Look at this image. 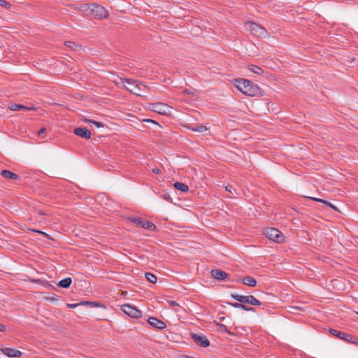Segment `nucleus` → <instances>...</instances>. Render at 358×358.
<instances>
[{
    "label": "nucleus",
    "mask_w": 358,
    "mask_h": 358,
    "mask_svg": "<svg viewBox=\"0 0 358 358\" xmlns=\"http://www.w3.org/2000/svg\"><path fill=\"white\" fill-rule=\"evenodd\" d=\"M264 234L270 240L277 243H280L283 241V234L275 228H268L265 230Z\"/></svg>",
    "instance_id": "423d86ee"
},
{
    "label": "nucleus",
    "mask_w": 358,
    "mask_h": 358,
    "mask_svg": "<svg viewBox=\"0 0 358 358\" xmlns=\"http://www.w3.org/2000/svg\"><path fill=\"white\" fill-rule=\"evenodd\" d=\"M81 8L83 11L90 10V13L97 19L105 18L108 15V11L106 8L96 3L85 4L81 6Z\"/></svg>",
    "instance_id": "7ed1b4c3"
},
{
    "label": "nucleus",
    "mask_w": 358,
    "mask_h": 358,
    "mask_svg": "<svg viewBox=\"0 0 358 358\" xmlns=\"http://www.w3.org/2000/svg\"><path fill=\"white\" fill-rule=\"evenodd\" d=\"M236 86L239 91L247 96H255L260 94V88L247 79H237Z\"/></svg>",
    "instance_id": "f03ea898"
},
{
    "label": "nucleus",
    "mask_w": 358,
    "mask_h": 358,
    "mask_svg": "<svg viewBox=\"0 0 358 358\" xmlns=\"http://www.w3.org/2000/svg\"><path fill=\"white\" fill-rule=\"evenodd\" d=\"M6 330V327L3 324L0 323V331L3 332Z\"/></svg>",
    "instance_id": "c9c22d12"
},
{
    "label": "nucleus",
    "mask_w": 358,
    "mask_h": 358,
    "mask_svg": "<svg viewBox=\"0 0 358 358\" xmlns=\"http://www.w3.org/2000/svg\"><path fill=\"white\" fill-rule=\"evenodd\" d=\"M173 186L176 189L180 190L183 192H186L189 190V187L187 185L180 182H176L173 184Z\"/></svg>",
    "instance_id": "5701e85b"
},
{
    "label": "nucleus",
    "mask_w": 358,
    "mask_h": 358,
    "mask_svg": "<svg viewBox=\"0 0 358 358\" xmlns=\"http://www.w3.org/2000/svg\"><path fill=\"white\" fill-rule=\"evenodd\" d=\"M183 92L185 94H194V90H188V89H185Z\"/></svg>",
    "instance_id": "2f4dec72"
},
{
    "label": "nucleus",
    "mask_w": 358,
    "mask_h": 358,
    "mask_svg": "<svg viewBox=\"0 0 358 358\" xmlns=\"http://www.w3.org/2000/svg\"><path fill=\"white\" fill-rule=\"evenodd\" d=\"M148 322L152 327H155L157 329H163L166 327L164 322L156 317H150L148 318Z\"/></svg>",
    "instance_id": "4468645a"
},
{
    "label": "nucleus",
    "mask_w": 358,
    "mask_h": 358,
    "mask_svg": "<svg viewBox=\"0 0 358 358\" xmlns=\"http://www.w3.org/2000/svg\"><path fill=\"white\" fill-rule=\"evenodd\" d=\"M146 122H152L153 124H157V122H155V120H150V119L147 120Z\"/></svg>",
    "instance_id": "58836bf2"
},
{
    "label": "nucleus",
    "mask_w": 358,
    "mask_h": 358,
    "mask_svg": "<svg viewBox=\"0 0 358 358\" xmlns=\"http://www.w3.org/2000/svg\"><path fill=\"white\" fill-rule=\"evenodd\" d=\"M242 282L244 285L252 287L257 285V280L250 276L244 277L242 280Z\"/></svg>",
    "instance_id": "f3484780"
},
{
    "label": "nucleus",
    "mask_w": 358,
    "mask_h": 358,
    "mask_svg": "<svg viewBox=\"0 0 358 358\" xmlns=\"http://www.w3.org/2000/svg\"><path fill=\"white\" fill-rule=\"evenodd\" d=\"M232 298L243 303H248L252 306H259L261 302L252 295L243 296L240 294H232Z\"/></svg>",
    "instance_id": "0eeeda50"
},
{
    "label": "nucleus",
    "mask_w": 358,
    "mask_h": 358,
    "mask_svg": "<svg viewBox=\"0 0 358 358\" xmlns=\"http://www.w3.org/2000/svg\"><path fill=\"white\" fill-rule=\"evenodd\" d=\"M230 305H231L232 306H234V308H241L245 311H252L254 310V308H251V307H249V306H247L244 304H243V303H229Z\"/></svg>",
    "instance_id": "aec40b11"
},
{
    "label": "nucleus",
    "mask_w": 358,
    "mask_h": 358,
    "mask_svg": "<svg viewBox=\"0 0 358 358\" xmlns=\"http://www.w3.org/2000/svg\"><path fill=\"white\" fill-rule=\"evenodd\" d=\"M187 129H189V130H191L192 131L199 132V133H203L207 130V127L206 126H203V125H199V126H196V127L189 125V126H187Z\"/></svg>",
    "instance_id": "6ab92c4d"
},
{
    "label": "nucleus",
    "mask_w": 358,
    "mask_h": 358,
    "mask_svg": "<svg viewBox=\"0 0 358 358\" xmlns=\"http://www.w3.org/2000/svg\"><path fill=\"white\" fill-rule=\"evenodd\" d=\"M169 304L171 306H178V303L174 301H168Z\"/></svg>",
    "instance_id": "72a5a7b5"
},
{
    "label": "nucleus",
    "mask_w": 358,
    "mask_h": 358,
    "mask_svg": "<svg viewBox=\"0 0 358 358\" xmlns=\"http://www.w3.org/2000/svg\"><path fill=\"white\" fill-rule=\"evenodd\" d=\"M211 275L217 280H224L228 276L226 272L218 269L212 270Z\"/></svg>",
    "instance_id": "2eb2a0df"
},
{
    "label": "nucleus",
    "mask_w": 358,
    "mask_h": 358,
    "mask_svg": "<svg viewBox=\"0 0 358 358\" xmlns=\"http://www.w3.org/2000/svg\"><path fill=\"white\" fill-rule=\"evenodd\" d=\"M130 220H131V222L136 224V225L142 227L143 228H144L145 229L153 231L156 228L155 225L153 223L150 222L146 220H143L141 218L132 217V218H130Z\"/></svg>",
    "instance_id": "1a4fd4ad"
},
{
    "label": "nucleus",
    "mask_w": 358,
    "mask_h": 358,
    "mask_svg": "<svg viewBox=\"0 0 358 358\" xmlns=\"http://www.w3.org/2000/svg\"><path fill=\"white\" fill-rule=\"evenodd\" d=\"M73 133L83 138L89 139L91 137L90 131L85 127H78L74 129Z\"/></svg>",
    "instance_id": "f8f14e48"
},
{
    "label": "nucleus",
    "mask_w": 358,
    "mask_h": 358,
    "mask_svg": "<svg viewBox=\"0 0 358 358\" xmlns=\"http://www.w3.org/2000/svg\"><path fill=\"white\" fill-rule=\"evenodd\" d=\"M191 337L197 345L201 347L206 348L210 345L208 339L204 335L192 334Z\"/></svg>",
    "instance_id": "9b49d317"
},
{
    "label": "nucleus",
    "mask_w": 358,
    "mask_h": 358,
    "mask_svg": "<svg viewBox=\"0 0 358 358\" xmlns=\"http://www.w3.org/2000/svg\"><path fill=\"white\" fill-rule=\"evenodd\" d=\"M309 199L313 200V201H318V202H320V203H322L328 206H329L330 208H331L332 209L335 210H338V208L334 205L332 204L331 203L326 201V200H324V199H319V198H315V197H309Z\"/></svg>",
    "instance_id": "412c9836"
},
{
    "label": "nucleus",
    "mask_w": 358,
    "mask_h": 358,
    "mask_svg": "<svg viewBox=\"0 0 358 358\" xmlns=\"http://www.w3.org/2000/svg\"><path fill=\"white\" fill-rule=\"evenodd\" d=\"M248 69L252 73L257 75H261L264 73V71L262 68L254 64L248 65Z\"/></svg>",
    "instance_id": "4be33fe9"
},
{
    "label": "nucleus",
    "mask_w": 358,
    "mask_h": 358,
    "mask_svg": "<svg viewBox=\"0 0 358 358\" xmlns=\"http://www.w3.org/2000/svg\"><path fill=\"white\" fill-rule=\"evenodd\" d=\"M1 350L9 357H20L22 355L21 351L10 348H2Z\"/></svg>",
    "instance_id": "ddd939ff"
},
{
    "label": "nucleus",
    "mask_w": 358,
    "mask_h": 358,
    "mask_svg": "<svg viewBox=\"0 0 358 358\" xmlns=\"http://www.w3.org/2000/svg\"><path fill=\"white\" fill-rule=\"evenodd\" d=\"M152 171H153L154 173H157V174L160 173V170H159V169H157V168H155V169H152Z\"/></svg>",
    "instance_id": "4c0bfd02"
},
{
    "label": "nucleus",
    "mask_w": 358,
    "mask_h": 358,
    "mask_svg": "<svg viewBox=\"0 0 358 358\" xmlns=\"http://www.w3.org/2000/svg\"><path fill=\"white\" fill-rule=\"evenodd\" d=\"M225 190L231 194H233V192L236 193V190L234 187L231 185H228L225 186Z\"/></svg>",
    "instance_id": "c756f323"
},
{
    "label": "nucleus",
    "mask_w": 358,
    "mask_h": 358,
    "mask_svg": "<svg viewBox=\"0 0 358 358\" xmlns=\"http://www.w3.org/2000/svg\"><path fill=\"white\" fill-rule=\"evenodd\" d=\"M150 110L159 114L167 115L171 113L172 108L166 103L158 102L151 104Z\"/></svg>",
    "instance_id": "39448f33"
},
{
    "label": "nucleus",
    "mask_w": 358,
    "mask_h": 358,
    "mask_svg": "<svg viewBox=\"0 0 358 358\" xmlns=\"http://www.w3.org/2000/svg\"><path fill=\"white\" fill-rule=\"evenodd\" d=\"M357 314H358V313H357Z\"/></svg>",
    "instance_id": "ea45409f"
},
{
    "label": "nucleus",
    "mask_w": 358,
    "mask_h": 358,
    "mask_svg": "<svg viewBox=\"0 0 358 358\" xmlns=\"http://www.w3.org/2000/svg\"><path fill=\"white\" fill-rule=\"evenodd\" d=\"M329 332L331 333V335L340 338L342 340L346 341L349 343H355L356 338H354L352 335L338 331L334 329H330Z\"/></svg>",
    "instance_id": "9d476101"
},
{
    "label": "nucleus",
    "mask_w": 358,
    "mask_h": 358,
    "mask_svg": "<svg viewBox=\"0 0 358 358\" xmlns=\"http://www.w3.org/2000/svg\"><path fill=\"white\" fill-rule=\"evenodd\" d=\"M217 326L219 327V328H220L221 330H222V331H225V332H227V331H228L227 328V327H226L224 324H217Z\"/></svg>",
    "instance_id": "7c9ffc66"
},
{
    "label": "nucleus",
    "mask_w": 358,
    "mask_h": 358,
    "mask_svg": "<svg viewBox=\"0 0 358 358\" xmlns=\"http://www.w3.org/2000/svg\"><path fill=\"white\" fill-rule=\"evenodd\" d=\"M9 109L13 111H18L21 109H24L27 110H35L34 107H27L21 104H15L13 103L9 106Z\"/></svg>",
    "instance_id": "dca6fc26"
},
{
    "label": "nucleus",
    "mask_w": 358,
    "mask_h": 358,
    "mask_svg": "<svg viewBox=\"0 0 358 358\" xmlns=\"http://www.w3.org/2000/svg\"><path fill=\"white\" fill-rule=\"evenodd\" d=\"M34 231L37 232V233H38V234H43L45 237H47V238L48 237V235L45 232H43V231H41L40 230H34Z\"/></svg>",
    "instance_id": "473e14b6"
},
{
    "label": "nucleus",
    "mask_w": 358,
    "mask_h": 358,
    "mask_svg": "<svg viewBox=\"0 0 358 358\" xmlns=\"http://www.w3.org/2000/svg\"><path fill=\"white\" fill-rule=\"evenodd\" d=\"M245 29L257 37L266 38L268 32L263 27L252 22H246L244 24Z\"/></svg>",
    "instance_id": "20e7f679"
},
{
    "label": "nucleus",
    "mask_w": 358,
    "mask_h": 358,
    "mask_svg": "<svg viewBox=\"0 0 358 358\" xmlns=\"http://www.w3.org/2000/svg\"><path fill=\"white\" fill-rule=\"evenodd\" d=\"M92 303L91 302H88V301H85V302H83V303H73V304H67V306L71 308H75L76 307L81 305V304H92Z\"/></svg>",
    "instance_id": "c85d7f7f"
},
{
    "label": "nucleus",
    "mask_w": 358,
    "mask_h": 358,
    "mask_svg": "<svg viewBox=\"0 0 358 358\" xmlns=\"http://www.w3.org/2000/svg\"><path fill=\"white\" fill-rule=\"evenodd\" d=\"M84 122L86 123H91V124L95 125L98 128L103 127V126H104L103 124L100 122H97V121L90 120V119H85Z\"/></svg>",
    "instance_id": "393cba45"
},
{
    "label": "nucleus",
    "mask_w": 358,
    "mask_h": 358,
    "mask_svg": "<svg viewBox=\"0 0 358 358\" xmlns=\"http://www.w3.org/2000/svg\"><path fill=\"white\" fill-rule=\"evenodd\" d=\"M65 45L67 48L73 50H76V49L78 48V46L74 42L72 41H66L65 43Z\"/></svg>",
    "instance_id": "bb28decb"
},
{
    "label": "nucleus",
    "mask_w": 358,
    "mask_h": 358,
    "mask_svg": "<svg viewBox=\"0 0 358 358\" xmlns=\"http://www.w3.org/2000/svg\"><path fill=\"white\" fill-rule=\"evenodd\" d=\"M46 131V129L45 128H42L40 129V131H38V134H44Z\"/></svg>",
    "instance_id": "e433bc0d"
},
{
    "label": "nucleus",
    "mask_w": 358,
    "mask_h": 358,
    "mask_svg": "<svg viewBox=\"0 0 358 358\" xmlns=\"http://www.w3.org/2000/svg\"><path fill=\"white\" fill-rule=\"evenodd\" d=\"M117 85H120L122 87L126 88L134 94L140 96H145V94H142L141 92H143V89L146 88V86L136 80L120 78V81L117 83Z\"/></svg>",
    "instance_id": "f257e3e1"
},
{
    "label": "nucleus",
    "mask_w": 358,
    "mask_h": 358,
    "mask_svg": "<svg viewBox=\"0 0 358 358\" xmlns=\"http://www.w3.org/2000/svg\"><path fill=\"white\" fill-rule=\"evenodd\" d=\"M72 282V280L71 278H66L59 282V286L63 288H68Z\"/></svg>",
    "instance_id": "b1692460"
},
{
    "label": "nucleus",
    "mask_w": 358,
    "mask_h": 358,
    "mask_svg": "<svg viewBox=\"0 0 358 358\" xmlns=\"http://www.w3.org/2000/svg\"><path fill=\"white\" fill-rule=\"evenodd\" d=\"M121 310L127 315L138 318L141 316V311L130 304H124L121 307Z\"/></svg>",
    "instance_id": "6e6552de"
},
{
    "label": "nucleus",
    "mask_w": 358,
    "mask_h": 358,
    "mask_svg": "<svg viewBox=\"0 0 358 358\" xmlns=\"http://www.w3.org/2000/svg\"><path fill=\"white\" fill-rule=\"evenodd\" d=\"M1 175L3 178L8 179L17 180L19 178L18 175L8 170H3L1 173Z\"/></svg>",
    "instance_id": "a211bd4d"
},
{
    "label": "nucleus",
    "mask_w": 358,
    "mask_h": 358,
    "mask_svg": "<svg viewBox=\"0 0 358 358\" xmlns=\"http://www.w3.org/2000/svg\"><path fill=\"white\" fill-rule=\"evenodd\" d=\"M0 6L8 9L11 6L10 3L5 0H0Z\"/></svg>",
    "instance_id": "cd10ccee"
},
{
    "label": "nucleus",
    "mask_w": 358,
    "mask_h": 358,
    "mask_svg": "<svg viewBox=\"0 0 358 358\" xmlns=\"http://www.w3.org/2000/svg\"><path fill=\"white\" fill-rule=\"evenodd\" d=\"M145 277H146V279L151 283H155L157 282V277L151 273H146Z\"/></svg>",
    "instance_id": "a878e982"
},
{
    "label": "nucleus",
    "mask_w": 358,
    "mask_h": 358,
    "mask_svg": "<svg viewBox=\"0 0 358 358\" xmlns=\"http://www.w3.org/2000/svg\"><path fill=\"white\" fill-rule=\"evenodd\" d=\"M162 198L164 199V200H166V201H169L171 197L169 194H165L162 196Z\"/></svg>",
    "instance_id": "f704fd0d"
}]
</instances>
